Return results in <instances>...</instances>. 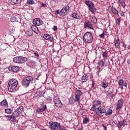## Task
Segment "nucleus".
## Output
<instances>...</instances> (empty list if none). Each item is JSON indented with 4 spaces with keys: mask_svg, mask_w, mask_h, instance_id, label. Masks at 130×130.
I'll return each mask as SVG.
<instances>
[{
    "mask_svg": "<svg viewBox=\"0 0 130 130\" xmlns=\"http://www.w3.org/2000/svg\"><path fill=\"white\" fill-rule=\"evenodd\" d=\"M22 111H23V107H19L12 115H9L7 117L9 118L11 121H12V122H18L17 117L22 113Z\"/></svg>",
    "mask_w": 130,
    "mask_h": 130,
    "instance_id": "obj_1",
    "label": "nucleus"
},
{
    "mask_svg": "<svg viewBox=\"0 0 130 130\" xmlns=\"http://www.w3.org/2000/svg\"><path fill=\"white\" fill-rule=\"evenodd\" d=\"M75 94V99H74L72 97H71L69 99L70 104H74L75 102H78V103L80 104L81 96H82L83 92H82V91H81L79 89H78L76 91Z\"/></svg>",
    "mask_w": 130,
    "mask_h": 130,
    "instance_id": "obj_2",
    "label": "nucleus"
},
{
    "mask_svg": "<svg viewBox=\"0 0 130 130\" xmlns=\"http://www.w3.org/2000/svg\"><path fill=\"white\" fill-rule=\"evenodd\" d=\"M18 86V80L12 78L8 82V88L10 92H13L16 90Z\"/></svg>",
    "mask_w": 130,
    "mask_h": 130,
    "instance_id": "obj_3",
    "label": "nucleus"
},
{
    "mask_svg": "<svg viewBox=\"0 0 130 130\" xmlns=\"http://www.w3.org/2000/svg\"><path fill=\"white\" fill-rule=\"evenodd\" d=\"M83 41L86 43H92L93 42V35L90 32H86L83 36Z\"/></svg>",
    "mask_w": 130,
    "mask_h": 130,
    "instance_id": "obj_4",
    "label": "nucleus"
},
{
    "mask_svg": "<svg viewBox=\"0 0 130 130\" xmlns=\"http://www.w3.org/2000/svg\"><path fill=\"white\" fill-rule=\"evenodd\" d=\"M33 81V78L31 76H27L25 77L22 81V85L23 87L27 88V87H29L30 85V83Z\"/></svg>",
    "mask_w": 130,
    "mask_h": 130,
    "instance_id": "obj_5",
    "label": "nucleus"
},
{
    "mask_svg": "<svg viewBox=\"0 0 130 130\" xmlns=\"http://www.w3.org/2000/svg\"><path fill=\"white\" fill-rule=\"evenodd\" d=\"M85 5L88 7V10L91 12V13H94L96 12V8L94 7V4L91 1L86 0L85 2Z\"/></svg>",
    "mask_w": 130,
    "mask_h": 130,
    "instance_id": "obj_6",
    "label": "nucleus"
},
{
    "mask_svg": "<svg viewBox=\"0 0 130 130\" xmlns=\"http://www.w3.org/2000/svg\"><path fill=\"white\" fill-rule=\"evenodd\" d=\"M59 123L55 121L49 122V127L51 130H58Z\"/></svg>",
    "mask_w": 130,
    "mask_h": 130,
    "instance_id": "obj_7",
    "label": "nucleus"
},
{
    "mask_svg": "<svg viewBox=\"0 0 130 130\" xmlns=\"http://www.w3.org/2000/svg\"><path fill=\"white\" fill-rule=\"evenodd\" d=\"M94 111L96 115H100L101 114L106 113V110L101 106L98 107V108L96 109V111Z\"/></svg>",
    "mask_w": 130,
    "mask_h": 130,
    "instance_id": "obj_8",
    "label": "nucleus"
},
{
    "mask_svg": "<svg viewBox=\"0 0 130 130\" xmlns=\"http://www.w3.org/2000/svg\"><path fill=\"white\" fill-rule=\"evenodd\" d=\"M53 102L57 107L59 108H61L62 107V103H61V101L58 98V96H54L53 98Z\"/></svg>",
    "mask_w": 130,
    "mask_h": 130,
    "instance_id": "obj_9",
    "label": "nucleus"
},
{
    "mask_svg": "<svg viewBox=\"0 0 130 130\" xmlns=\"http://www.w3.org/2000/svg\"><path fill=\"white\" fill-rule=\"evenodd\" d=\"M101 105V102H100V101H94L92 102V107L90 108V110L91 111H96V109H97V108L98 107V106H99V105Z\"/></svg>",
    "mask_w": 130,
    "mask_h": 130,
    "instance_id": "obj_10",
    "label": "nucleus"
},
{
    "mask_svg": "<svg viewBox=\"0 0 130 130\" xmlns=\"http://www.w3.org/2000/svg\"><path fill=\"white\" fill-rule=\"evenodd\" d=\"M116 110H118V109H120L122 106H123V100L120 99L117 103L116 104Z\"/></svg>",
    "mask_w": 130,
    "mask_h": 130,
    "instance_id": "obj_11",
    "label": "nucleus"
},
{
    "mask_svg": "<svg viewBox=\"0 0 130 130\" xmlns=\"http://www.w3.org/2000/svg\"><path fill=\"white\" fill-rule=\"evenodd\" d=\"M33 24H34V25H36L37 26H41V25L43 24V21H42L41 19L39 18H35L33 20Z\"/></svg>",
    "mask_w": 130,
    "mask_h": 130,
    "instance_id": "obj_12",
    "label": "nucleus"
},
{
    "mask_svg": "<svg viewBox=\"0 0 130 130\" xmlns=\"http://www.w3.org/2000/svg\"><path fill=\"white\" fill-rule=\"evenodd\" d=\"M84 28L86 29H92L94 30V28L93 27V25H92V23L90 21H86L84 23Z\"/></svg>",
    "mask_w": 130,
    "mask_h": 130,
    "instance_id": "obj_13",
    "label": "nucleus"
},
{
    "mask_svg": "<svg viewBox=\"0 0 130 130\" xmlns=\"http://www.w3.org/2000/svg\"><path fill=\"white\" fill-rule=\"evenodd\" d=\"M102 56L104 58V61H106L108 56V53L107 52V51L104 48L102 49Z\"/></svg>",
    "mask_w": 130,
    "mask_h": 130,
    "instance_id": "obj_14",
    "label": "nucleus"
},
{
    "mask_svg": "<svg viewBox=\"0 0 130 130\" xmlns=\"http://www.w3.org/2000/svg\"><path fill=\"white\" fill-rule=\"evenodd\" d=\"M20 70L18 66H12L9 68V71L10 72H13L14 73H17Z\"/></svg>",
    "mask_w": 130,
    "mask_h": 130,
    "instance_id": "obj_15",
    "label": "nucleus"
},
{
    "mask_svg": "<svg viewBox=\"0 0 130 130\" xmlns=\"http://www.w3.org/2000/svg\"><path fill=\"white\" fill-rule=\"evenodd\" d=\"M43 38L44 39H45V40H49L51 42H53L54 41L53 38L48 34H44Z\"/></svg>",
    "mask_w": 130,
    "mask_h": 130,
    "instance_id": "obj_16",
    "label": "nucleus"
},
{
    "mask_svg": "<svg viewBox=\"0 0 130 130\" xmlns=\"http://www.w3.org/2000/svg\"><path fill=\"white\" fill-rule=\"evenodd\" d=\"M47 108L46 105H42L41 107L37 108V111L39 113L43 112V111H45V109H47Z\"/></svg>",
    "mask_w": 130,
    "mask_h": 130,
    "instance_id": "obj_17",
    "label": "nucleus"
},
{
    "mask_svg": "<svg viewBox=\"0 0 130 130\" xmlns=\"http://www.w3.org/2000/svg\"><path fill=\"white\" fill-rule=\"evenodd\" d=\"M21 0H9V3L13 5H19V4H21Z\"/></svg>",
    "mask_w": 130,
    "mask_h": 130,
    "instance_id": "obj_18",
    "label": "nucleus"
},
{
    "mask_svg": "<svg viewBox=\"0 0 130 130\" xmlns=\"http://www.w3.org/2000/svg\"><path fill=\"white\" fill-rule=\"evenodd\" d=\"M82 82L85 83L87 81H89V75L87 74H84L82 77Z\"/></svg>",
    "mask_w": 130,
    "mask_h": 130,
    "instance_id": "obj_19",
    "label": "nucleus"
},
{
    "mask_svg": "<svg viewBox=\"0 0 130 130\" xmlns=\"http://www.w3.org/2000/svg\"><path fill=\"white\" fill-rule=\"evenodd\" d=\"M13 61L16 63H21V58L20 57H15L13 58Z\"/></svg>",
    "mask_w": 130,
    "mask_h": 130,
    "instance_id": "obj_20",
    "label": "nucleus"
},
{
    "mask_svg": "<svg viewBox=\"0 0 130 130\" xmlns=\"http://www.w3.org/2000/svg\"><path fill=\"white\" fill-rule=\"evenodd\" d=\"M98 63H99V69H100V68L103 69V68H104V67L105 66L104 65V61H103V60H101Z\"/></svg>",
    "mask_w": 130,
    "mask_h": 130,
    "instance_id": "obj_21",
    "label": "nucleus"
},
{
    "mask_svg": "<svg viewBox=\"0 0 130 130\" xmlns=\"http://www.w3.org/2000/svg\"><path fill=\"white\" fill-rule=\"evenodd\" d=\"M123 79H119L118 81L119 87L121 89H123Z\"/></svg>",
    "mask_w": 130,
    "mask_h": 130,
    "instance_id": "obj_22",
    "label": "nucleus"
},
{
    "mask_svg": "<svg viewBox=\"0 0 130 130\" xmlns=\"http://www.w3.org/2000/svg\"><path fill=\"white\" fill-rule=\"evenodd\" d=\"M31 29L35 33H36L37 34L38 33V27H37V26L32 25L31 26Z\"/></svg>",
    "mask_w": 130,
    "mask_h": 130,
    "instance_id": "obj_23",
    "label": "nucleus"
},
{
    "mask_svg": "<svg viewBox=\"0 0 130 130\" xmlns=\"http://www.w3.org/2000/svg\"><path fill=\"white\" fill-rule=\"evenodd\" d=\"M102 86L104 89H106L108 87V82L107 81H104L102 83Z\"/></svg>",
    "mask_w": 130,
    "mask_h": 130,
    "instance_id": "obj_24",
    "label": "nucleus"
},
{
    "mask_svg": "<svg viewBox=\"0 0 130 130\" xmlns=\"http://www.w3.org/2000/svg\"><path fill=\"white\" fill-rule=\"evenodd\" d=\"M115 96V94L112 93V91L108 92L107 94V98H113Z\"/></svg>",
    "mask_w": 130,
    "mask_h": 130,
    "instance_id": "obj_25",
    "label": "nucleus"
},
{
    "mask_svg": "<svg viewBox=\"0 0 130 130\" xmlns=\"http://www.w3.org/2000/svg\"><path fill=\"white\" fill-rule=\"evenodd\" d=\"M20 63L26 62L27 60V58L26 57L20 56Z\"/></svg>",
    "mask_w": 130,
    "mask_h": 130,
    "instance_id": "obj_26",
    "label": "nucleus"
},
{
    "mask_svg": "<svg viewBox=\"0 0 130 130\" xmlns=\"http://www.w3.org/2000/svg\"><path fill=\"white\" fill-rule=\"evenodd\" d=\"M1 106H7L8 105V102L7 100H3L0 103Z\"/></svg>",
    "mask_w": 130,
    "mask_h": 130,
    "instance_id": "obj_27",
    "label": "nucleus"
},
{
    "mask_svg": "<svg viewBox=\"0 0 130 130\" xmlns=\"http://www.w3.org/2000/svg\"><path fill=\"white\" fill-rule=\"evenodd\" d=\"M89 121H90V119L88 117H85V118H84V119L83 120V123L84 124H86L88 123V122H89Z\"/></svg>",
    "mask_w": 130,
    "mask_h": 130,
    "instance_id": "obj_28",
    "label": "nucleus"
},
{
    "mask_svg": "<svg viewBox=\"0 0 130 130\" xmlns=\"http://www.w3.org/2000/svg\"><path fill=\"white\" fill-rule=\"evenodd\" d=\"M67 12L65 11L63 8L60 11V14L61 16H66L67 14Z\"/></svg>",
    "mask_w": 130,
    "mask_h": 130,
    "instance_id": "obj_29",
    "label": "nucleus"
},
{
    "mask_svg": "<svg viewBox=\"0 0 130 130\" xmlns=\"http://www.w3.org/2000/svg\"><path fill=\"white\" fill-rule=\"evenodd\" d=\"M120 44V42H119V39H118L115 41V47H117V48H118L119 47Z\"/></svg>",
    "mask_w": 130,
    "mask_h": 130,
    "instance_id": "obj_30",
    "label": "nucleus"
},
{
    "mask_svg": "<svg viewBox=\"0 0 130 130\" xmlns=\"http://www.w3.org/2000/svg\"><path fill=\"white\" fill-rule=\"evenodd\" d=\"M113 111L112 109H109L106 113H105L106 116H108V115H111L112 114Z\"/></svg>",
    "mask_w": 130,
    "mask_h": 130,
    "instance_id": "obj_31",
    "label": "nucleus"
},
{
    "mask_svg": "<svg viewBox=\"0 0 130 130\" xmlns=\"http://www.w3.org/2000/svg\"><path fill=\"white\" fill-rule=\"evenodd\" d=\"M111 11L114 15H118V11H117L115 8H112Z\"/></svg>",
    "mask_w": 130,
    "mask_h": 130,
    "instance_id": "obj_32",
    "label": "nucleus"
},
{
    "mask_svg": "<svg viewBox=\"0 0 130 130\" xmlns=\"http://www.w3.org/2000/svg\"><path fill=\"white\" fill-rule=\"evenodd\" d=\"M35 4V2L33 0H27L26 2L27 5H34Z\"/></svg>",
    "mask_w": 130,
    "mask_h": 130,
    "instance_id": "obj_33",
    "label": "nucleus"
},
{
    "mask_svg": "<svg viewBox=\"0 0 130 130\" xmlns=\"http://www.w3.org/2000/svg\"><path fill=\"white\" fill-rule=\"evenodd\" d=\"M63 10H64L65 11H66L67 12L68 11H69L70 10V6H69V5H65L63 8H62Z\"/></svg>",
    "mask_w": 130,
    "mask_h": 130,
    "instance_id": "obj_34",
    "label": "nucleus"
},
{
    "mask_svg": "<svg viewBox=\"0 0 130 130\" xmlns=\"http://www.w3.org/2000/svg\"><path fill=\"white\" fill-rule=\"evenodd\" d=\"M91 21L92 23H94V24H95V23H97V19L95 16H92Z\"/></svg>",
    "mask_w": 130,
    "mask_h": 130,
    "instance_id": "obj_35",
    "label": "nucleus"
},
{
    "mask_svg": "<svg viewBox=\"0 0 130 130\" xmlns=\"http://www.w3.org/2000/svg\"><path fill=\"white\" fill-rule=\"evenodd\" d=\"M6 113L11 114L13 112V111L11 110V109H5Z\"/></svg>",
    "mask_w": 130,
    "mask_h": 130,
    "instance_id": "obj_36",
    "label": "nucleus"
},
{
    "mask_svg": "<svg viewBox=\"0 0 130 130\" xmlns=\"http://www.w3.org/2000/svg\"><path fill=\"white\" fill-rule=\"evenodd\" d=\"M82 17H83V16L82 15L76 13V19H77L78 20H80V19Z\"/></svg>",
    "mask_w": 130,
    "mask_h": 130,
    "instance_id": "obj_37",
    "label": "nucleus"
},
{
    "mask_svg": "<svg viewBox=\"0 0 130 130\" xmlns=\"http://www.w3.org/2000/svg\"><path fill=\"white\" fill-rule=\"evenodd\" d=\"M36 66V63H35V61H32L30 62V66L31 67V68H35Z\"/></svg>",
    "mask_w": 130,
    "mask_h": 130,
    "instance_id": "obj_38",
    "label": "nucleus"
},
{
    "mask_svg": "<svg viewBox=\"0 0 130 130\" xmlns=\"http://www.w3.org/2000/svg\"><path fill=\"white\" fill-rule=\"evenodd\" d=\"M124 122H125V120H124L120 121L119 122L120 126H122V125H125V124H124Z\"/></svg>",
    "mask_w": 130,
    "mask_h": 130,
    "instance_id": "obj_39",
    "label": "nucleus"
},
{
    "mask_svg": "<svg viewBox=\"0 0 130 130\" xmlns=\"http://www.w3.org/2000/svg\"><path fill=\"white\" fill-rule=\"evenodd\" d=\"M105 36V33H104V31H103V33L99 36V37L101 38H104Z\"/></svg>",
    "mask_w": 130,
    "mask_h": 130,
    "instance_id": "obj_40",
    "label": "nucleus"
},
{
    "mask_svg": "<svg viewBox=\"0 0 130 130\" xmlns=\"http://www.w3.org/2000/svg\"><path fill=\"white\" fill-rule=\"evenodd\" d=\"M76 16H77V13H74L72 14V17L74 19H76Z\"/></svg>",
    "mask_w": 130,
    "mask_h": 130,
    "instance_id": "obj_41",
    "label": "nucleus"
},
{
    "mask_svg": "<svg viewBox=\"0 0 130 130\" xmlns=\"http://www.w3.org/2000/svg\"><path fill=\"white\" fill-rule=\"evenodd\" d=\"M54 14L56 16H57V15L60 14V11H59V10H56L54 12Z\"/></svg>",
    "mask_w": 130,
    "mask_h": 130,
    "instance_id": "obj_42",
    "label": "nucleus"
},
{
    "mask_svg": "<svg viewBox=\"0 0 130 130\" xmlns=\"http://www.w3.org/2000/svg\"><path fill=\"white\" fill-rule=\"evenodd\" d=\"M59 129L60 130H66V128H64V127L61 126L60 125V124H59V126L58 127Z\"/></svg>",
    "mask_w": 130,
    "mask_h": 130,
    "instance_id": "obj_43",
    "label": "nucleus"
},
{
    "mask_svg": "<svg viewBox=\"0 0 130 130\" xmlns=\"http://www.w3.org/2000/svg\"><path fill=\"white\" fill-rule=\"evenodd\" d=\"M120 21H121L120 18H118L117 19L116 23H117V24H118V25H119L120 24Z\"/></svg>",
    "mask_w": 130,
    "mask_h": 130,
    "instance_id": "obj_44",
    "label": "nucleus"
},
{
    "mask_svg": "<svg viewBox=\"0 0 130 130\" xmlns=\"http://www.w3.org/2000/svg\"><path fill=\"white\" fill-rule=\"evenodd\" d=\"M120 4H121V5H122V6L123 7V8H125V3L124 2V1H123L122 3H120Z\"/></svg>",
    "mask_w": 130,
    "mask_h": 130,
    "instance_id": "obj_45",
    "label": "nucleus"
},
{
    "mask_svg": "<svg viewBox=\"0 0 130 130\" xmlns=\"http://www.w3.org/2000/svg\"><path fill=\"white\" fill-rule=\"evenodd\" d=\"M42 7L43 8H47V4H44V3H42Z\"/></svg>",
    "mask_w": 130,
    "mask_h": 130,
    "instance_id": "obj_46",
    "label": "nucleus"
},
{
    "mask_svg": "<svg viewBox=\"0 0 130 130\" xmlns=\"http://www.w3.org/2000/svg\"><path fill=\"white\" fill-rule=\"evenodd\" d=\"M34 54L35 55V56H37V57H39V55L38 54V52H35Z\"/></svg>",
    "mask_w": 130,
    "mask_h": 130,
    "instance_id": "obj_47",
    "label": "nucleus"
},
{
    "mask_svg": "<svg viewBox=\"0 0 130 130\" xmlns=\"http://www.w3.org/2000/svg\"><path fill=\"white\" fill-rule=\"evenodd\" d=\"M47 101H49V102H51V101H52V99H51V98L49 97L47 99Z\"/></svg>",
    "mask_w": 130,
    "mask_h": 130,
    "instance_id": "obj_48",
    "label": "nucleus"
},
{
    "mask_svg": "<svg viewBox=\"0 0 130 130\" xmlns=\"http://www.w3.org/2000/svg\"><path fill=\"white\" fill-rule=\"evenodd\" d=\"M53 31H56L57 30V26H54L53 27Z\"/></svg>",
    "mask_w": 130,
    "mask_h": 130,
    "instance_id": "obj_49",
    "label": "nucleus"
},
{
    "mask_svg": "<svg viewBox=\"0 0 130 130\" xmlns=\"http://www.w3.org/2000/svg\"><path fill=\"white\" fill-rule=\"evenodd\" d=\"M122 46H123V47H124L125 49L126 48V44H125L124 42H123L122 43Z\"/></svg>",
    "mask_w": 130,
    "mask_h": 130,
    "instance_id": "obj_50",
    "label": "nucleus"
},
{
    "mask_svg": "<svg viewBox=\"0 0 130 130\" xmlns=\"http://www.w3.org/2000/svg\"><path fill=\"white\" fill-rule=\"evenodd\" d=\"M118 2L119 3V4H120V3L124 2V0H118Z\"/></svg>",
    "mask_w": 130,
    "mask_h": 130,
    "instance_id": "obj_51",
    "label": "nucleus"
},
{
    "mask_svg": "<svg viewBox=\"0 0 130 130\" xmlns=\"http://www.w3.org/2000/svg\"><path fill=\"white\" fill-rule=\"evenodd\" d=\"M127 63H128V64H130V58L127 60Z\"/></svg>",
    "mask_w": 130,
    "mask_h": 130,
    "instance_id": "obj_52",
    "label": "nucleus"
},
{
    "mask_svg": "<svg viewBox=\"0 0 130 130\" xmlns=\"http://www.w3.org/2000/svg\"><path fill=\"white\" fill-rule=\"evenodd\" d=\"M117 125L119 128H120V127H121V126H120V124H117Z\"/></svg>",
    "mask_w": 130,
    "mask_h": 130,
    "instance_id": "obj_53",
    "label": "nucleus"
},
{
    "mask_svg": "<svg viewBox=\"0 0 130 130\" xmlns=\"http://www.w3.org/2000/svg\"><path fill=\"white\" fill-rule=\"evenodd\" d=\"M101 69H102L101 68L100 69H99V71H98V76H99V73H101Z\"/></svg>",
    "mask_w": 130,
    "mask_h": 130,
    "instance_id": "obj_54",
    "label": "nucleus"
},
{
    "mask_svg": "<svg viewBox=\"0 0 130 130\" xmlns=\"http://www.w3.org/2000/svg\"><path fill=\"white\" fill-rule=\"evenodd\" d=\"M124 87H126L127 84L126 82H125L124 84H123Z\"/></svg>",
    "mask_w": 130,
    "mask_h": 130,
    "instance_id": "obj_55",
    "label": "nucleus"
},
{
    "mask_svg": "<svg viewBox=\"0 0 130 130\" xmlns=\"http://www.w3.org/2000/svg\"><path fill=\"white\" fill-rule=\"evenodd\" d=\"M23 43H25V42H27V40L26 39L23 40Z\"/></svg>",
    "mask_w": 130,
    "mask_h": 130,
    "instance_id": "obj_56",
    "label": "nucleus"
},
{
    "mask_svg": "<svg viewBox=\"0 0 130 130\" xmlns=\"http://www.w3.org/2000/svg\"><path fill=\"white\" fill-rule=\"evenodd\" d=\"M91 85H92V87H94V81H92Z\"/></svg>",
    "mask_w": 130,
    "mask_h": 130,
    "instance_id": "obj_57",
    "label": "nucleus"
},
{
    "mask_svg": "<svg viewBox=\"0 0 130 130\" xmlns=\"http://www.w3.org/2000/svg\"><path fill=\"white\" fill-rule=\"evenodd\" d=\"M33 35V33L30 32V34H28V36H32Z\"/></svg>",
    "mask_w": 130,
    "mask_h": 130,
    "instance_id": "obj_58",
    "label": "nucleus"
},
{
    "mask_svg": "<svg viewBox=\"0 0 130 130\" xmlns=\"http://www.w3.org/2000/svg\"><path fill=\"white\" fill-rule=\"evenodd\" d=\"M104 130H107V128H106V126H104Z\"/></svg>",
    "mask_w": 130,
    "mask_h": 130,
    "instance_id": "obj_59",
    "label": "nucleus"
},
{
    "mask_svg": "<svg viewBox=\"0 0 130 130\" xmlns=\"http://www.w3.org/2000/svg\"><path fill=\"white\" fill-rule=\"evenodd\" d=\"M121 16H123V12H122V13L121 14Z\"/></svg>",
    "mask_w": 130,
    "mask_h": 130,
    "instance_id": "obj_60",
    "label": "nucleus"
},
{
    "mask_svg": "<svg viewBox=\"0 0 130 130\" xmlns=\"http://www.w3.org/2000/svg\"><path fill=\"white\" fill-rule=\"evenodd\" d=\"M128 49H130V45L128 46Z\"/></svg>",
    "mask_w": 130,
    "mask_h": 130,
    "instance_id": "obj_61",
    "label": "nucleus"
},
{
    "mask_svg": "<svg viewBox=\"0 0 130 130\" xmlns=\"http://www.w3.org/2000/svg\"><path fill=\"white\" fill-rule=\"evenodd\" d=\"M102 126H103V127H104V126H105V125H104V124H102Z\"/></svg>",
    "mask_w": 130,
    "mask_h": 130,
    "instance_id": "obj_62",
    "label": "nucleus"
},
{
    "mask_svg": "<svg viewBox=\"0 0 130 130\" xmlns=\"http://www.w3.org/2000/svg\"><path fill=\"white\" fill-rule=\"evenodd\" d=\"M78 130H82V129L81 128H79V129H78Z\"/></svg>",
    "mask_w": 130,
    "mask_h": 130,
    "instance_id": "obj_63",
    "label": "nucleus"
},
{
    "mask_svg": "<svg viewBox=\"0 0 130 130\" xmlns=\"http://www.w3.org/2000/svg\"><path fill=\"white\" fill-rule=\"evenodd\" d=\"M37 94H38V95H39V92H37Z\"/></svg>",
    "mask_w": 130,
    "mask_h": 130,
    "instance_id": "obj_64",
    "label": "nucleus"
}]
</instances>
